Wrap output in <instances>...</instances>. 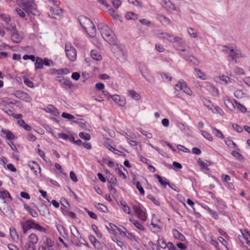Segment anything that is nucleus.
<instances>
[{"instance_id": "obj_1", "label": "nucleus", "mask_w": 250, "mask_h": 250, "mask_svg": "<svg viewBox=\"0 0 250 250\" xmlns=\"http://www.w3.org/2000/svg\"><path fill=\"white\" fill-rule=\"evenodd\" d=\"M102 37L109 44L114 45L116 43V38L110 27L104 22H100L97 25Z\"/></svg>"}, {"instance_id": "obj_2", "label": "nucleus", "mask_w": 250, "mask_h": 250, "mask_svg": "<svg viewBox=\"0 0 250 250\" xmlns=\"http://www.w3.org/2000/svg\"><path fill=\"white\" fill-rule=\"evenodd\" d=\"M78 20L83 29L90 37H95L96 35V27L91 20L82 15L79 17Z\"/></svg>"}, {"instance_id": "obj_3", "label": "nucleus", "mask_w": 250, "mask_h": 250, "mask_svg": "<svg viewBox=\"0 0 250 250\" xmlns=\"http://www.w3.org/2000/svg\"><path fill=\"white\" fill-rule=\"evenodd\" d=\"M18 0L19 1V6L31 18L39 15V12L37 9L36 5L34 0Z\"/></svg>"}, {"instance_id": "obj_4", "label": "nucleus", "mask_w": 250, "mask_h": 250, "mask_svg": "<svg viewBox=\"0 0 250 250\" xmlns=\"http://www.w3.org/2000/svg\"><path fill=\"white\" fill-rule=\"evenodd\" d=\"M132 208L138 218L143 221L146 219V208L140 203L136 202L132 204Z\"/></svg>"}, {"instance_id": "obj_5", "label": "nucleus", "mask_w": 250, "mask_h": 250, "mask_svg": "<svg viewBox=\"0 0 250 250\" xmlns=\"http://www.w3.org/2000/svg\"><path fill=\"white\" fill-rule=\"evenodd\" d=\"M162 35H166L168 37L167 40L171 42H176L178 45L175 46L176 49L182 52H185L186 49L182 46L183 40L182 38L178 37H174L173 35L167 33H162Z\"/></svg>"}, {"instance_id": "obj_6", "label": "nucleus", "mask_w": 250, "mask_h": 250, "mask_svg": "<svg viewBox=\"0 0 250 250\" xmlns=\"http://www.w3.org/2000/svg\"><path fill=\"white\" fill-rule=\"evenodd\" d=\"M39 241L38 235L35 233H32L28 236V244L25 246V250H36V244Z\"/></svg>"}, {"instance_id": "obj_7", "label": "nucleus", "mask_w": 250, "mask_h": 250, "mask_svg": "<svg viewBox=\"0 0 250 250\" xmlns=\"http://www.w3.org/2000/svg\"><path fill=\"white\" fill-rule=\"evenodd\" d=\"M66 55L68 59L74 62L77 58V51L76 49L70 43H66L65 47Z\"/></svg>"}, {"instance_id": "obj_8", "label": "nucleus", "mask_w": 250, "mask_h": 250, "mask_svg": "<svg viewBox=\"0 0 250 250\" xmlns=\"http://www.w3.org/2000/svg\"><path fill=\"white\" fill-rule=\"evenodd\" d=\"M54 243L52 240L48 237H45L42 243L40 246L38 250H54Z\"/></svg>"}, {"instance_id": "obj_9", "label": "nucleus", "mask_w": 250, "mask_h": 250, "mask_svg": "<svg viewBox=\"0 0 250 250\" xmlns=\"http://www.w3.org/2000/svg\"><path fill=\"white\" fill-rule=\"evenodd\" d=\"M38 224V223L32 219L27 220L24 223L22 224L23 233H26L29 229H36Z\"/></svg>"}, {"instance_id": "obj_10", "label": "nucleus", "mask_w": 250, "mask_h": 250, "mask_svg": "<svg viewBox=\"0 0 250 250\" xmlns=\"http://www.w3.org/2000/svg\"><path fill=\"white\" fill-rule=\"evenodd\" d=\"M56 80L58 81L64 88H71L72 87V83L68 79H65L62 76H58Z\"/></svg>"}, {"instance_id": "obj_11", "label": "nucleus", "mask_w": 250, "mask_h": 250, "mask_svg": "<svg viewBox=\"0 0 250 250\" xmlns=\"http://www.w3.org/2000/svg\"><path fill=\"white\" fill-rule=\"evenodd\" d=\"M110 97L113 100V101L119 105L123 106L125 104V100L124 98L120 97L118 95H114L113 96L109 95Z\"/></svg>"}, {"instance_id": "obj_12", "label": "nucleus", "mask_w": 250, "mask_h": 250, "mask_svg": "<svg viewBox=\"0 0 250 250\" xmlns=\"http://www.w3.org/2000/svg\"><path fill=\"white\" fill-rule=\"evenodd\" d=\"M183 57L184 60L189 62H192L195 66H198L199 63V61L192 55L188 56L182 54L181 53L180 54Z\"/></svg>"}, {"instance_id": "obj_13", "label": "nucleus", "mask_w": 250, "mask_h": 250, "mask_svg": "<svg viewBox=\"0 0 250 250\" xmlns=\"http://www.w3.org/2000/svg\"><path fill=\"white\" fill-rule=\"evenodd\" d=\"M28 166L30 168V169L33 171L34 174L37 176L38 173V170H39V173H41V170L39 165L35 162V161H30L29 162Z\"/></svg>"}, {"instance_id": "obj_14", "label": "nucleus", "mask_w": 250, "mask_h": 250, "mask_svg": "<svg viewBox=\"0 0 250 250\" xmlns=\"http://www.w3.org/2000/svg\"><path fill=\"white\" fill-rule=\"evenodd\" d=\"M14 104L12 103L8 104L4 108V111L9 116H12L16 118L15 110L13 107Z\"/></svg>"}, {"instance_id": "obj_15", "label": "nucleus", "mask_w": 250, "mask_h": 250, "mask_svg": "<svg viewBox=\"0 0 250 250\" xmlns=\"http://www.w3.org/2000/svg\"><path fill=\"white\" fill-rule=\"evenodd\" d=\"M2 132L4 134L6 135V138L9 140V142L8 143V145L10 146L11 148L14 150V147L16 148V146L14 145V144L10 141L11 140H13L14 139L15 136L12 134L11 132H10L9 130H2Z\"/></svg>"}, {"instance_id": "obj_16", "label": "nucleus", "mask_w": 250, "mask_h": 250, "mask_svg": "<svg viewBox=\"0 0 250 250\" xmlns=\"http://www.w3.org/2000/svg\"><path fill=\"white\" fill-rule=\"evenodd\" d=\"M17 98L27 102H29L31 100L28 94L20 90L17 91Z\"/></svg>"}, {"instance_id": "obj_17", "label": "nucleus", "mask_w": 250, "mask_h": 250, "mask_svg": "<svg viewBox=\"0 0 250 250\" xmlns=\"http://www.w3.org/2000/svg\"><path fill=\"white\" fill-rule=\"evenodd\" d=\"M44 110L46 112L50 113L55 116H57L60 114L59 110L52 104H49Z\"/></svg>"}, {"instance_id": "obj_18", "label": "nucleus", "mask_w": 250, "mask_h": 250, "mask_svg": "<svg viewBox=\"0 0 250 250\" xmlns=\"http://www.w3.org/2000/svg\"><path fill=\"white\" fill-rule=\"evenodd\" d=\"M89 239L93 246L99 250H101L103 249V246L99 241H98L95 237L93 235H90L89 237Z\"/></svg>"}, {"instance_id": "obj_19", "label": "nucleus", "mask_w": 250, "mask_h": 250, "mask_svg": "<svg viewBox=\"0 0 250 250\" xmlns=\"http://www.w3.org/2000/svg\"><path fill=\"white\" fill-rule=\"evenodd\" d=\"M223 47L228 48L229 50L230 53H232L236 58L243 57L242 53L240 50H234L233 49L232 47H229V46L227 45H225L223 46Z\"/></svg>"}, {"instance_id": "obj_20", "label": "nucleus", "mask_w": 250, "mask_h": 250, "mask_svg": "<svg viewBox=\"0 0 250 250\" xmlns=\"http://www.w3.org/2000/svg\"><path fill=\"white\" fill-rule=\"evenodd\" d=\"M157 18L161 23L165 26L168 25L170 22V21L169 19L160 14L157 15Z\"/></svg>"}, {"instance_id": "obj_21", "label": "nucleus", "mask_w": 250, "mask_h": 250, "mask_svg": "<svg viewBox=\"0 0 250 250\" xmlns=\"http://www.w3.org/2000/svg\"><path fill=\"white\" fill-rule=\"evenodd\" d=\"M71 233L78 240L80 241L81 235L77 228L75 226H72L70 227Z\"/></svg>"}, {"instance_id": "obj_22", "label": "nucleus", "mask_w": 250, "mask_h": 250, "mask_svg": "<svg viewBox=\"0 0 250 250\" xmlns=\"http://www.w3.org/2000/svg\"><path fill=\"white\" fill-rule=\"evenodd\" d=\"M123 230H121V233H123L125 236L127 237L129 239L133 241V240H136L135 236V235L131 232H129L127 231L126 229L124 227H123Z\"/></svg>"}, {"instance_id": "obj_23", "label": "nucleus", "mask_w": 250, "mask_h": 250, "mask_svg": "<svg viewBox=\"0 0 250 250\" xmlns=\"http://www.w3.org/2000/svg\"><path fill=\"white\" fill-rule=\"evenodd\" d=\"M35 61H36L35 63V68L36 70L43 68V62L42 58L37 57Z\"/></svg>"}, {"instance_id": "obj_24", "label": "nucleus", "mask_w": 250, "mask_h": 250, "mask_svg": "<svg viewBox=\"0 0 250 250\" xmlns=\"http://www.w3.org/2000/svg\"><path fill=\"white\" fill-rule=\"evenodd\" d=\"M155 177L164 188H166L167 185H169V182L167 181V179L166 177H162L158 174H155Z\"/></svg>"}, {"instance_id": "obj_25", "label": "nucleus", "mask_w": 250, "mask_h": 250, "mask_svg": "<svg viewBox=\"0 0 250 250\" xmlns=\"http://www.w3.org/2000/svg\"><path fill=\"white\" fill-rule=\"evenodd\" d=\"M172 233L176 239L180 241H184L186 239L185 236L176 229H173Z\"/></svg>"}, {"instance_id": "obj_26", "label": "nucleus", "mask_w": 250, "mask_h": 250, "mask_svg": "<svg viewBox=\"0 0 250 250\" xmlns=\"http://www.w3.org/2000/svg\"><path fill=\"white\" fill-rule=\"evenodd\" d=\"M17 122L19 125L22 127L24 130L26 131H30L31 130V127L29 125L26 124L23 120H18Z\"/></svg>"}, {"instance_id": "obj_27", "label": "nucleus", "mask_w": 250, "mask_h": 250, "mask_svg": "<svg viewBox=\"0 0 250 250\" xmlns=\"http://www.w3.org/2000/svg\"><path fill=\"white\" fill-rule=\"evenodd\" d=\"M38 209L42 216H45L47 213H49V209L47 206L43 204L41 205L39 208H38Z\"/></svg>"}, {"instance_id": "obj_28", "label": "nucleus", "mask_w": 250, "mask_h": 250, "mask_svg": "<svg viewBox=\"0 0 250 250\" xmlns=\"http://www.w3.org/2000/svg\"><path fill=\"white\" fill-rule=\"evenodd\" d=\"M195 75L198 78L202 80H206L207 79L206 75L202 71L197 68H194Z\"/></svg>"}, {"instance_id": "obj_29", "label": "nucleus", "mask_w": 250, "mask_h": 250, "mask_svg": "<svg viewBox=\"0 0 250 250\" xmlns=\"http://www.w3.org/2000/svg\"><path fill=\"white\" fill-rule=\"evenodd\" d=\"M91 58L96 61H99L102 59L101 55L97 50H92L91 51Z\"/></svg>"}, {"instance_id": "obj_30", "label": "nucleus", "mask_w": 250, "mask_h": 250, "mask_svg": "<svg viewBox=\"0 0 250 250\" xmlns=\"http://www.w3.org/2000/svg\"><path fill=\"white\" fill-rule=\"evenodd\" d=\"M94 207L96 208L100 211L103 212H107L108 211V208L106 206L101 203H95Z\"/></svg>"}, {"instance_id": "obj_31", "label": "nucleus", "mask_w": 250, "mask_h": 250, "mask_svg": "<svg viewBox=\"0 0 250 250\" xmlns=\"http://www.w3.org/2000/svg\"><path fill=\"white\" fill-rule=\"evenodd\" d=\"M122 169L126 171V169L123 166H121L120 167H117L115 169V171L123 179H125L126 178V176L123 172Z\"/></svg>"}, {"instance_id": "obj_32", "label": "nucleus", "mask_w": 250, "mask_h": 250, "mask_svg": "<svg viewBox=\"0 0 250 250\" xmlns=\"http://www.w3.org/2000/svg\"><path fill=\"white\" fill-rule=\"evenodd\" d=\"M0 198L5 200L8 199L9 201L12 200L9 192L6 190H3L0 192Z\"/></svg>"}, {"instance_id": "obj_33", "label": "nucleus", "mask_w": 250, "mask_h": 250, "mask_svg": "<svg viewBox=\"0 0 250 250\" xmlns=\"http://www.w3.org/2000/svg\"><path fill=\"white\" fill-rule=\"evenodd\" d=\"M109 227H106V228L110 233H114L115 230L116 229H117L120 232V233H121V229L118 228L114 224L110 223L109 224Z\"/></svg>"}, {"instance_id": "obj_34", "label": "nucleus", "mask_w": 250, "mask_h": 250, "mask_svg": "<svg viewBox=\"0 0 250 250\" xmlns=\"http://www.w3.org/2000/svg\"><path fill=\"white\" fill-rule=\"evenodd\" d=\"M187 83L184 80H181L178 81L177 83L175 85V89L176 90H183L186 86Z\"/></svg>"}, {"instance_id": "obj_35", "label": "nucleus", "mask_w": 250, "mask_h": 250, "mask_svg": "<svg viewBox=\"0 0 250 250\" xmlns=\"http://www.w3.org/2000/svg\"><path fill=\"white\" fill-rule=\"evenodd\" d=\"M24 208L28 212L30 213V214L33 217H37L38 216L37 212L34 210V209L31 208L30 207L27 205H24Z\"/></svg>"}, {"instance_id": "obj_36", "label": "nucleus", "mask_w": 250, "mask_h": 250, "mask_svg": "<svg viewBox=\"0 0 250 250\" xmlns=\"http://www.w3.org/2000/svg\"><path fill=\"white\" fill-rule=\"evenodd\" d=\"M62 213L65 215L71 217L72 219H75L76 218V215L73 212L66 210L62 208Z\"/></svg>"}, {"instance_id": "obj_37", "label": "nucleus", "mask_w": 250, "mask_h": 250, "mask_svg": "<svg viewBox=\"0 0 250 250\" xmlns=\"http://www.w3.org/2000/svg\"><path fill=\"white\" fill-rule=\"evenodd\" d=\"M120 204L122 207V209L124 210V211L127 214H130V208L128 205H127L126 203L124 201H120Z\"/></svg>"}, {"instance_id": "obj_38", "label": "nucleus", "mask_w": 250, "mask_h": 250, "mask_svg": "<svg viewBox=\"0 0 250 250\" xmlns=\"http://www.w3.org/2000/svg\"><path fill=\"white\" fill-rule=\"evenodd\" d=\"M125 17L127 20H135L138 19V15L134 12H127L125 14Z\"/></svg>"}, {"instance_id": "obj_39", "label": "nucleus", "mask_w": 250, "mask_h": 250, "mask_svg": "<svg viewBox=\"0 0 250 250\" xmlns=\"http://www.w3.org/2000/svg\"><path fill=\"white\" fill-rule=\"evenodd\" d=\"M22 79L23 80V82L26 85L30 88L34 87V84L33 83L32 81H31L28 77L24 75L22 77Z\"/></svg>"}, {"instance_id": "obj_40", "label": "nucleus", "mask_w": 250, "mask_h": 250, "mask_svg": "<svg viewBox=\"0 0 250 250\" xmlns=\"http://www.w3.org/2000/svg\"><path fill=\"white\" fill-rule=\"evenodd\" d=\"M109 14L114 19L120 20L121 19V17L118 14L117 12L112 8L109 10Z\"/></svg>"}, {"instance_id": "obj_41", "label": "nucleus", "mask_w": 250, "mask_h": 250, "mask_svg": "<svg viewBox=\"0 0 250 250\" xmlns=\"http://www.w3.org/2000/svg\"><path fill=\"white\" fill-rule=\"evenodd\" d=\"M129 220L139 230L142 231L145 230L144 226L137 220H135L134 219H130Z\"/></svg>"}, {"instance_id": "obj_42", "label": "nucleus", "mask_w": 250, "mask_h": 250, "mask_svg": "<svg viewBox=\"0 0 250 250\" xmlns=\"http://www.w3.org/2000/svg\"><path fill=\"white\" fill-rule=\"evenodd\" d=\"M50 10V11L52 13V14L55 15L60 16L62 14V9L61 8H59V7H51Z\"/></svg>"}, {"instance_id": "obj_43", "label": "nucleus", "mask_w": 250, "mask_h": 250, "mask_svg": "<svg viewBox=\"0 0 250 250\" xmlns=\"http://www.w3.org/2000/svg\"><path fill=\"white\" fill-rule=\"evenodd\" d=\"M225 143L228 147L235 148L237 150L238 149L236 144L232 140L228 139L225 141Z\"/></svg>"}, {"instance_id": "obj_44", "label": "nucleus", "mask_w": 250, "mask_h": 250, "mask_svg": "<svg viewBox=\"0 0 250 250\" xmlns=\"http://www.w3.org/2000/svg\"><path fill=\"white\" fill-rule=\"evenodd\" d=\"M107 147L110 150H111L112 152H114V153L116 154H118V155H123V156H125V153H124L123 152L119 150H117L116 149V148H115L114 147H113V146H112L111 145H108V146H107Z\"/></svg>"}, {"instance_id": "obj_45", "label": "nucleus", "mask_w": 250, "mask_h": 250, "mask_svg": "<svg viewBox=\"0 0 250 250\" xmlns=\"http://www.w3.org/2000/svg\"><path fill=\"white\" fill-rule=\"evenodd\" d=\"M188 32L191 38H196L198 37L197 32L192 28H188Z\"/></svg>"}, {"instance_id": "obj_46", "label": "nucleus", "mask_w": 250, "mask_h": 250, "mask_svg": "<svg viewBox=\"0 0 250 250\" xmlns=\"http://www.w3.org/2000/svg\"><path fill=\"white\" fill-rule=\"evenodd\" d=\"M129 95L132 98L138 100L140 99V96L139 94H138L135 90H130L128 91Z\"/></svg>"}, {"instance_id": "obj_47", "label": "nucleus", "mask_w": 250, "mask_h": 250, "mask_svg": "<svg viewBox=\"0 0 250 250\" xmlns=\"http://www.w3.org/2000/svg\"><path fill=\"white\" fill-rule=\"evenodd\" d=\"M79 137L85 141H89L91 138L90 134L85 132H80Z\"/></svg>"}, {"instance_id": "obj_48", "label": "nucleus", "mask_w": 250, "mask_h": 250, "mask_svg": "<svg viewBox=\"0 0 250 250\" xmlns=\"http://www.w3.org/2000/svg\"><path fill=\"white\" fill-rule=\"evenodd\" d=\"M107 181L108 184L115 185L117 184V180L116 178H115L114 176L110 173L107 178Z\"/></svg>"}, {"instance_id": "obj_49", "label": "nucleus", "mask_w": 250, "mask_h": 250, "mask_svg": "<svg viewBox=\"0 0 250 250\" xmlns=\"http://www.w3.org/2000/svg\"><path fill=\"white\" fill-rule=\"evenodd\" d=\"M204 104L208 108V109L212 111H213V108L214 106L210 101L205 99L204 101Z\"/></svg>"}, {"instance_id": "obj_50", "label": "nucleus", "mask_w": 250, "mask_h": 250, "mask_svg": "<svg viewBox=\"0 0 250 250\" xmlns=\"http://www.w3.org/2000/svg\"><path fill=\"white\" fill-rule=\"evenodd\" d=\"M224 103L226 106L230 110H233L235 109V106L233 103L229 99L225 100Z\"/></svg>"}, {"instance_id": "obj_51", "label": "nucleus", "mask_w": 250, "mask_h": 250, "mask_svg": "<svg viewBox=\"0 0 250 250\" xmlns=\"http://www.w3.org/2000/svg\"><path fill=\"white\" fill-rule=\"evenodd\" d=\"M56 227L60 234L62 236H63L64 234H65L64 228L62 225L60 224H57L56 225Z\"/></svg>"}, {"instance_id": "obj_52", "label": "nucleus", "mask_w": 250, "mask_h": 250, "mask_svg": "<svg viewBox=\"0 0 250 250\" xmlns=\"http://www.w3.org/2000/svg\"><path fill=\"white\" fill-rule=\"evenodd\" d=\"M150 226H152L151 229H153V230L152 231L154 232H158L161 230L162 227L159 225H158L157 224H155L152 222L151 223Z\"/></svg>"}, {"instance_id": "obj_53", "label": "nucleus", "mask_w": 250, "mask_h": 250, "mask_svg": "<svg viewBox=\"0 0 250 250\" xmlns=\"http://www.w3.org/2000/svg\"><path fill=\"white\" fill-rule=\"evenodd\" d=\"M133 184L136 185V188L139 191L140 194L144 195L145 194V191L143 188L140 185V182L137 181L136 182H134Z\"/></svg>"}, {"instance_id": "obj_54", "label": "nucleus", "mask_w": 250, "mask_h": 250, "mask_svg": "<svg viewBox=\"0 0 250 250\" xmlns=\"http://www.w3.org/2000/svg\"><path fill=\"white\" fill-rule=\"evenodd\" d=\"M231 153L233 157H235L238 160L242 161L243 159V156L236 151H232Z\"/></svg>"}, {"instance_id": "obj_55", "label": "nucleus", "mask_w": 250, "mask_h": 250, "mask_svg": "<svg viewBox=\"0 0 250 250\" xmlns=\"http://www.w3.org/2000/svg\"><path fill=\"white\" fill-rule=\"evenodd\" d=\"M236 106L237 108L241 111L243 113H245L247 112V109L242 104H240L238 102H235Z\"/></svg>"}, {"instance_id": "obj_56", "label": "nucleus", "mask_w": 250, "mask_h": 250, "mask_svg": "<svg viewBox=\"0 0 250 250\" xmlns=\"http://www.w3.org/2000/svg\"><path fill=\"white\" fill-rule=\"evenodd\" d=\"M0 18L5 22L6 23L8 24L11 21L10 16L6 14H1L0 15Z\"/></svg>"}, {"instance_id": "obj_57", "label": "nucleus", "mask_w": 250, "mask_h": 250, "mask_svg": "<svg viewBox=\"0 0 250 250\" xmlns=\"http://www.w3.org/2000/svg\"><path fill=\"white\" fill-rule=\"evenodd\" d=\"M213 133L216 136H217L218 138H224V136L222 132L218 129L213 128L212 129Z\"/></svg>"}, {"instance_id": "obj_58", "label": "nucleus", "mask_w": 250, "mask_h": 250, "mask_svg": "<svg viewBox=\"0 0 250 250\" xmlns=\"http://www.w3.org/2000/svg\"><path fill=\"white\" fill-rule=\"evenodd\" d=\"M198 165L200 166L202 168H205L207 166H208L209 165V163L206 161V163L203 162L201 159H199L197 161Z\"/></svg>"}, {"instance_id": "obj_59", "label": "nucleus", "mask_w": 250, "mask_h": 250, "mask_svg": "<svg viewBox=\"0 0 250 250\" xmlns=\"http://www.w3.org/2000/svg\"><path fill=\"white\" fill-rule=\"evenodd\" d=\"M201 132L202 134L205 138H206L207 139H208V140H209L210 141H212V137L211 135L209 133H208L207 131H203V130H202Z\"/></svg>"}, {"instance_id": "obj_60", "label": "nucleus", "mask_w": 250, "mask_h": 250, "mask_svg": "<svg viewBox=\"0 0 250 250\" xmlns=\"http://www.w3.org/2000/svg\"><path fill=\"white\" fill-rule=\"evenodd\" d=\"M157 242L159 246L162 249H166L167 248V244L163 239H158Z\"/></svg>"}, {"instance_id": "obj_61", "label": "nucleus", "mask_w": 250, "mask_h": 250, "mask_svg": "<svg viewBox=\"0 0 250 250\" xmlns=\"http://www.w3.org/2000/svg\"><path fill=\"white\" fill-rule=\"evenodd\" d=\"M62 116L64 118L70 120L75 118L73 115L66 112H63L62 113Z\"/></svg>"}, {"instance_id": "obj_62", "label": "nucleus", "mask_w": 250, "mask_h": 250, "mask_svg": "<svg viewBox=\"0 0 250 250\" xmlns=\"http://www.w3.org/2000/svg\"><path fill=\"white\" fill-rule=\"evenodd\" d=\"M37 152L38 153L39 155L43 159V160L47 162V160H46V158L45 157V153L42 150L40 149H37Z\"/></svg>"}, {"instance_id": "obj_63", "label": "nucleus", "mask_w": 250, "mask_h": 250, "mask_svg": "<svg viewBox=\"0 0 250 250\" xmlns=\"http://www.w3.org/2000/svg\"><path fill=\"white\" fill-rule=\"evenodd\" d=\"M147 198L151 200L152 202L154 203L157 206H159L160 205V202L157 201L152 195H148L147 196Z\"/></svg>"}, {"instance_id": "obj_64", "label": "nucleus", "mask_w": 250, "mask_h": 250, "mask_svg": "<svg viewBox=\"0 0 250 250\" xmlns=\"http://www.w3.org/2000/svg\"><path fill=\"white\" fill-rule=\"evenodd\" d=\"M70 177L72 181L74 182H78L77 177L76 174L73 171H71L70 172Z\"/></svg>"}]
</instances>
